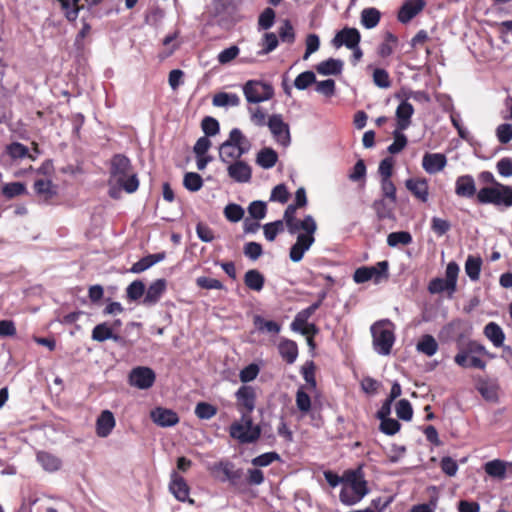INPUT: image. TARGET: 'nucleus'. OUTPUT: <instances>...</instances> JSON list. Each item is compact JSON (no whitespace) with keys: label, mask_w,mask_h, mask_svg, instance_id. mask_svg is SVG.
I'll use <instances>...</instances> for the list:
<instances>
[{"label":"nucleus","mask_w":512,"mask_h":512,"mask_svg":"<svg viewBox=\"0 0 512 512\" xmlns=\"http://www.w3.org/2000/svg\"><path fill=\"white\" fill-rule=\"evenodd\" d=\"M315 69L321 75H339L343 69V62L339 59L329 58L317 64Z\"/></svg>","instance_id":"obj_30"},{"label":"nucleus","mask_w":512,"mask_h":512,"mask_svg":"<svg viewBox=\"0 0 512 512\" xmlns=\"http://www.w3.org/2000/svg\"><path fill=\"white\" fill-rule=\"evenodd\" d=\"M279 38L282 42L293 43L295 41V32L289 20H285L278 30Z\"/></svg>","instance_id":"obj_59"},{"label":"nucleus","mask_w":512,"mask_h":512,"mask_svg":"<svg viewBox=\"0 0 512 512\" xmlns=\"http://www.w3.org/2000/svg\"><path fill=\"white\" fill-rule=\"evenodd\" d=\"M201 127L207 137L216 135L220 130L219 122L210 116H206L202 120Z\"/></svg>","instance_id":"obj_61"},{"label":"nucleus","mask_w":512,"mask_h":512,"mask_svg":"<svg viewBox=\"0 0 512 512\" xmlns=\"http://www.w3.org/2000/svg\"><path fill=\"white\" fill-rule=\"evenodd\" d=\"M253 324L260 332H268L271 334H278L281 330V325L273 320H266L261 315H254Z\"/></svg>","instance_id":"obj_33"},{"label":"nucleus","mask_w":512,"mask_h":512,"mask_svg":"<svg viewBox=\"0 0 512 512\" xmlns=\"http://www.w3.org/2000/svg\"><path fill=\"white\" fill-rule=\"evenodd\" d=\"M426 6L424 0H408L398 11V21L406 24L410 22L416 15H418Z\"/></svg>","instance_id":"obj_15"},{"label":"nucleus","mask_w":512,"mask_h":512,"mask_svg":"<svg viewBox=\"0 0 512 512\" xmlns=\"http://www.w3.org/2000/svg\"><path fill=\"white\" fill-rule=\"evenodd\" d=\"M438 343L435 338L430 334H424L416 345L417 351L424 355L431 357L438 351Z\"/></svg>","instance_id":"obj_32"},{"label":"nucleus","mask_w":512,"mask_h":512,"mask_svg":"<svg viewBox=\"0 0 512 512\" xmlns=\"http://www.w3.org/2000/svg\"><path fill=\"white\" fill-rule=\"evenodd\" d=\"M381 19V13L374 7L365 8L361 12V24L366 29H372L376 27Z\"/></svg>","instance_id":"obj_34"},{"label":"nucleus","mask_w":512,"mask_h":512,"mask_svg":"<svg viewBox=\"0 0 512 512\" xmlns=\"http://www.w3.org/2000/svg\"><path fill=\"white\" fill-rule=\"evenodd\" d=\"M224 216L230 222H238L244 216V209L235 203H230L224 208Z\"/></svg>","instance_id":"obj_54"},{"label":"nucleus","mask_w":512,"mask_h":512,"mask_svg":"<svg viewBox=\"0 0 512 512\" xmlns=\"http://www.w3.org/2000/svg\"><path fill=\"white\" fill-rule=\"evenodd\" d=\"M496 136L501 144L510 142L512 140V124H500L496 129Z\"/></svg>","instance_id":"obj_64"},{"label":"nucleus","mask_w":512,"mask_h":512,"mask_svg":"<svg viewBox=\"0 0 512 512\" xmlns=\"http://www.w3.org/2000/svg\"><path fill=\"white\" fill-rule=\"evenodd\" d=\"M304 386L298 388L296 392V406L302 414H307L311 409V398L304 390Z\"/></svg>","instance_id":"obj_46"},{"label":"nucleus","mask_w":512,"mask_h":512,"mask_svg":"<svg viewBox=\"0 0 512 512\" xmlns=\"http://www.w3.org/2000/svg\"><path fill=\"white\" fill-rule=\"evenodd\" d=\"M234 469V463L229 461L228 459L220 460L218 462L211 464L208 467V470L211 473V475L221 482H226V480L229 478Z\"/></svg>","instance_id":"obj_23"},{"label":"nucleus","mask_w":512,"mask_h":512,"mask_svg":"<svg viewBox=\"0 0 512 512\" xmlns=\"http://www.w3.org/2000/svg\"><path fill=\"white\" fill-rule=\"evenodd\" d=\"M183 185L188 191L197 192L203 186V179L196 172H187L183 178Z\"/></svg>","instance_id":"obj_44"},{"label":"nucleus","mask_w":512,"mask_h":512,"mask_svg":"<svg viewBox=\"0 0 512 512\" xmlns=\"http://www.w3.org/2000/svg\"><path fill=\"white\" fill-rule=\"evenodd\" d=\"M429 291L431 293H441L448 291L450 294H452L456 291V287L448 284L447 279L435 278L429 284Z\"/></svg>","instance_id":"obj_56"},{"label":"nucleus","mask_w":512,"mask_h":512,"mask_svg":"<svg viewBox=\"0 0 512 512\" xmlns=\"http://www.w3.org/2000/svg\"><path fill=\"white\" fill-rule=\"evenodd\" d=\"M407 190L420 202L426 203L429 198V183L426 178H409L405 181Z\"/></svg>","instance_id":"obj_14"},{"label":"nucleus","mask_w":512,"mask_h":512,"mask_svg":"<svg viewBox=\"0 0 512 512\" xmlns=\"http://www.w3.org/2000/svg\"><path fill=\"white\" fill-rule=\"evenodd\" d=\"M60 3L62 12L69 22H75L80 10L84 9L85 3L89 0H57Z\"/></svg>","instance_id":"obj_24"},{"label":"nucleus","mask_w":512,"mask_h":512,"mask_svg":"<svg viewBox=\"0 0 512 512\" xmlns=\"http://www.w3.org/2000/svg\"><path fill=\"white\" fill-rule=\"evenodd\" d=\"M251 414H241L240 421H235L229 428L230 436L243 444L254 443L261 435V428L259 425L253 424Z\"/></svg>","instance_id":"obj_7"},{"label":"nucleus","mask_w":512,"mask_h":512,"mask_svg":"<svg viewBox=\"0 0 512 512\" xmlns=\"http://www.w3.org/2000/svg\"><path fill=\"white\" fill-rule=\"evenodd\" d=\"M251 148L250 141L244 136L238 128H233L229 133V138L219 147V158L224 163H233L249 152Z\"/></svg>","instance_id":"obj_3"},{"label":"nucleus","mask_w":512,"mask_h":512,"mask_svg":"<svg viewBox=\"0 0 512 512\" xmlns=\"http://www.w3.org/2000/svg\"><path fill=\"white\" fill-rule=\"evenodd\" d=\"M413 241L412 235L408 231L392 232L387 237V244L390 247H396L398 245H409Z\"/></svg>","instance_id":"obj_43"},{"label":"nucleus","mask_w":512,"mask_h":512,"mask_svg":"<svg viewBox=\"0 0 512 512\" xmlns=\"http://www.w3.org/2000/svg\"><path fill=\"white\" fill-rule=\"evenodd\" d=\"M370 270V277L375 283H380L383 279H388L389 277V263L388 261H380L374 266H368Z\"/></svg>","instance_id":"obj_39"},{"label":"nucleus","mask_w":512,"mask_h":512,"mask_svg":"<svg viewBox=\"0 0 512 512\" xmlns=\"http://www.w3.org/2000/svg\"><path fill=\"white\" fill-rule=\"evenodd\" d=\"M481 183L490 186L482 187L477 193V202L482 205L492 204L496 207L505 206L506 202L502 200L506 194L503 193L504 187H510L497 181L490 171H482L478 175Z\"/></svg>","instance_id":"obj_4"},{"label":"nucleus","mask_w":512,"mask_h":512,"mask_svg":"<svg viewBox=\"0 0 512 512\" xmlns=\"http://www.w3.org/2000/svg\"><path fill=\"white\" fill-rule=\"evenodd\" d=\"M484 335L492 342L495 347L503 346L505 334L502 328L495 322H489L483 331Z\"/></svg>","instance_id":"obj_31"},{"label":"nucleus","mask_w":512,"mask_h":512,"mask_svg":"<svg viewBox=\"0 0 512 512\" xmlns=\"http://www.w3.org/2000/svg\"><path fill=\"white\" fill-rule=\"evenodd\" d=\"M268 128L276 142L282 146H288L291 141L289 125L284 122L281 114H273L267 122Z\"/></svg>","instance_id":"obj_10"},{"label":"nucleus","mask_w":512,"mask_h":512,"mask_svg":"<svg viewBox=\"0 0 512 512\" xmlns=\"http://www.w3.org/2000/svg\"><path fill=\"white\" fill-rule=\"evenodd\" d=\"M145 293V284L141 280H135L126 288V296L129 301H137Z\"/></svg>","instance_id":"obj_47"},{"label":"nucleus","mask_w":512,"mask_h":512,"mask_svg":"<svg viewBox=\"0 0 512 512\" xmlns=\"http://www.w3.org/2000/svg\"><path fill=\"white\" fill-rule=\"evenodd\" d=\"M212 104L216 107L238 106L240 98L234 93L219 92L213 96Z\"/></svg>","instance_id":"obj_36"},{"label":"nucleus","mask_w":512,"mask_h":512,"mask_svg":"<svg viewBox=\"0 0 512 512\" xmlns=\"http://www.w3.org/2000/svg\"><path fill=\"white\" fill-rule=\"evenodd\" d=\"M361 41V34L358 29L354 27H344L339 30L334 38L331 40V45L339 49L345 46L347 49L356 48Z\"/></svg>","instance_id":"obj_12"},{"label":"nucleus","mask_w":512,"mask_h":512,"mask_svg":"<svg viewBox=\"0 0 512 512\" xmlns=\"http://www.w3.org/2000/svg\"><path fill=\"white\" fill-rule=\"evenodd\" d=\"M228 176L236 182L246 183L252 178V169L242 160L235 161L227 167Z\"/></svg>","instance_id":"obj_16"},{"label":"nucleus","mask_w":512,"mask_h":512,"mask_svg":"<svg viewBox=\"0 0 512 512\" xmlns=\"http://www.w3.org/2000/svg\"><path fill=\"white\" fill-rule=\"evenodd\" d=\"M150 417L160 427H171L179 422V416L175 411L162 407L153 409Z\"/></svg>","instance_id":"obj_17"},{"label":"nucleus","mask_w":512,"mask_h":512,"mask_svg":"<svg viewBox=\"0 0 512 512\" xmlns=\"http://www.w3.org/2000/svg\"><path fill=\"white\" fill-rule=\"evenodd\" d=\"M315 83L316 76L312 71H305L300 73L294 81L295 87L299 90H304Z\"/></svg>","instance_id":"obj_53"},{"label":"nucleus","mask_w":512,"mask_h":512,"mask_svg":"<svg viewBox=\"0 0 512 512\" xmlns=\"http://www.w3.org/2000/svg\"><path fill=\"white\" fill-rule=\"evenodd\" d=\"M237 410L243 413H252L256 406L255 388L249 385H242L235 393Z\"/></svg>","instance_id":"obj_11"},{"label":"nucleus","mask_w":512,"mask_h":512,"mask_svg":"<svg viewBox=\"0 0 512 512\" xmlns=\"http://www.w3.org/2000/svg\"><path fill=\"white\" fill-rule=\"evenodd\" d=\"M400 428L401 424L396 419L389 417L381 419L380 431L386 435H395L397 432H399Z\"/></svg>","instance_id":"obj_60"},{"label":"nucleus","mask_w":512,"mask_h":512,"mask_svg":"<svg viewBox=\"0 0 512 512\" xmlns=\"http://www.w3.org/2000/svg\"><path fill=\"white\" fill-rule=\"evenodd\" d=\"M315 370L316 366L313 361H307L301 368V374L306 382V387L309 390H314L317 386Z\"/></svg>","instance_id":"obj_41"},{"label":"nucleus","mask_w":512,"mask_h":512,"mask_svg":"<svg viewBox=\"0 0 512 512\" xmlns=\"http://www.w3.org/2000/svg\"><path fill=\"white\" fill-rule=\"evenodd\" d=\"M245 286L256 292H260L265 284L264 275L257 269H250L244 275Z\"/></svg>","instance_id":"obj_29"},{"label":"nucleus","mask_w":512,"mask_h":512,"mask_svg":"<svg viewBox=\"0 0 512 512\" xmlns=\"http://www.w3.org/2000/svg\"><path fill=\"white\" fill-rule=\"evenodd\" d=\"M166 280L165 279H157L152 282L148 289H145L143 304L145 306H154L157 304L166 291Z\"/></svg>","instance_id":"obj_19"},{"label":"nucleus","mask_w":512,"mask_h":512,"mask_svg":"<svg viewBox=\"0 0 512 512\" xmlns=\"http://www.w3.org/2000/svg\"><path fill=\"white\" fill-rule=\"evenodd\" d=\"M301 226L304 232L297 236L296 242L291 246L289 252V257L293 262H300L305 252H307L315 242L314 234L317 230V224L314 218L311 215H306L305 222Z\"/></svg>","instance_id":"obj_5"},{"label":"nucleus","mask_w":512,"mask_h":512,"mask_svg":"<svg viewBox=\"0 0 512 512\" xmlns=\"http://www.w3.org/2000/svg\"><path fill=\"white\" fill-rule=\"evenodd\" d=\"M116 425L113 413L103 410L96 420V434L99 437H108Z\"/></svg>","instance_id":"obj_21"},{"label":"nucleus","mask_w":512,"mask_h":512,"mask_svg":"<svg viewBox=\"0 0 512 512\" xmlns=\"http://www.w3.org/2000/svg\"><path fill=\"white\" fill-rule=\"evenodd\" d=\"M380 187L382 197L387 198L389 202H397L396 186L391 178L381 179Z\"/></svg>","instance_id":"obj_51"},{"label":"nucleus","mask_w":512,"mask_h":512,"mask_svg":"<svg viewBox=\"0 0 512 512\" xmlns=\"http://www.w3.org/2000/svg\"><path fill=\"white\" fill-rule=\"evenodd\" d=\"M278 160L277 153L271 148H263L257 154L256 162L264 169H269L275 166Z\"/></svg>","instance_id":"obj_35"},{"label":"nucleus","mask_w":512,"mask_h":512,"mask_svg":"<svg viewBox=\"0 0 512 512\" xmlns=\"http://www.w3.org/2000/svg\"><path fill=\"white\" fill-rule=\"evenodd\" d=\"M397 42L398 38L394 34L386 33L384 42L378 48L379 56L382 58L389 57L393 53Z\"/></svg>","instance_id":"obj_45"},{"label":"nucleus","mask_w":512,"mask_h":512,"mask_svg":"<svg viewBox=\"0 0 512 512\" xmlns=\"http://www.w3.org/2000/svg\"><path fill=\"white\" fill-rule=\"evenodd\" d=\"M374 349L381 355H389L395 342L394 325L390 320H380L371 327Z\"/></svg>","instance_id":"obj_6"},{"label":"nucleus","mask_w":512,"mask_h":512,"mask_svg":"<svg viewBox=\"0 0 512 512\" xmlns=\"http://www.w3.org/2000/svg\"><path fill=\"white\" fill-rule=\"evenodd\" d=\"M458 353L454 357V362L462 368H477L484 370L486 362L479 356L488 355L485 346L475 340L464 341L463 335L456 338Z\"/></svg>","instance_id":"obj_2"},{"label":"nucleus","mask_w":512,"mask_h":512,"mask_svg":"<svg viewBox=\"0 0 512 512\" xmlns=\"http://www.w3.org/2000/svg\"><path fill=\"white\" fill-rule=\"evenodd\" d=\"M397 202H389L385 197H381L373 202L372 208L374 209L378 220L382 221L385 219L394 218V207Z\"/></svg>","instance_id":"obj_26"},{"label":"nucleus","mask_w":512,"mask_h":512,"mask_svg":"<svg viewBox=\"0 0 512 512\" xmlns=\"http://www.w3.org/2000/svg\"><path fill=\"white\" fill-rule=\"evenodd\" d=\"M6 152L12 159L30 157L28 148L19 142H13L7 145Z\"/></svg>","instance_id":"obj_50"},{"label":"nucleus","mask_w":512,"mask_h":512,"mask_svg":"<svg viewBox=\"0 0 512 512\" xmlns=\"http://www.w3.org/2000/svg\"><path fill=\"white\" fill-rule=\"evenodd\" d=\"M265 238L268 241H274L276 236L284 231V225L282 220H277L271 223H267L263 226Z\"/></svg>","instance_id":"obj_52"},{"label":"nucleus","mask_w":512,"mask_h":512,"mask_svg":"<svg viewBox=\"0 0 512 512\" xmlns=\"http://www.w3.org/2000/svg\"><path fill=\"white\" fill-rule=\"evenodd\" d=\"M414 114V107L408 101H402L396 108V128L406 130L411 125V118Z\"/></svg>","instance_id":"obj_22"},{"label":"nucleus","mask_w":512,"mask_h":512,"mask_svg":"<svg viewBox=\"0 0 512 512\" xmlns=\"http://www.w3.org/2000/svg\"><path fill=\"white\" fill-rule=\"evenodd\" d=\"M482 266V259L469 255L465 262V272L472 281H477L480 278Z\"/></svg>","instance_id":"obj_38"},{"label":"nucleus","mask_w":512,"mask_h":512,"mask_svg":"<svg viewBox=\"0 0 512 512\" xmlns=\"http://www.w3.org/2000/svg\"><path fill=\"white\" fill-rule=\"evenodd\" d=\"M404 130H399V128H396L393 131V138L394 141L392 144H390L387 148L388 152L392 155L400 153L408 143L407 137L403 134Z\"/></svg>","instance_id":"obj_40"},{"label":"nucleus","mask_w":512,"mask_h":512,"mask_svg":"<svg viewBox=\"0 0 512 512\" xmlns=\"http://www.w3.org/2000/svg\"><path fill=\"white\" fill-rule=\"evenodd\" d=\"M447 164V158L442 153H425L422 159L423 169L429 174L442 171Z\"/></svg>","instance_id":"obj_20"},{"label":"nucleus","mask_w":512,"mask_h":512,"mask_svg":"<svg viewBox=\"0 0 512 512\" xmlns=\"http://www.w3.org/2000/svg\"><path fill=\"white\" fill-rule=\"evenodd\" d=\"M396 414L404 421H410L413 416L411 403L407 399H401L396 404Z\"/></svg>","instance_id":"obj_55"},{"label":"nucleus","mask_w":512,"mask_h":512,"mask_svg":"<svg viewBox=\"0 0 512 512\" xmlns=\"http://www.w3.org/2000/svg\"><path fill=\"white\" fill-rule=\"evenodd\" d=\"M259 366L255 363H251L244 367L239 374L240 381L243 383H248L256 379L259 374Z\"/></svg>","instance_id":"obj_62"},{"label":"nucleus","mask_w":512,"mask_h":512,"mask_svg":"<svg viewBox=\"0 0 512 512\" xmlns=\"http://www.w3.org/2000/svg\"><path fill=\"white\" fill-rule=\"evenodd\" d=\"M278 352L287 364H293L298 357V345L290 339H282L278 344Z\"/></svg>","instance_id":"obj_25"},{"label":"nucleus","mask_w":512,"mask_h":512,"mask_svg":"<svg viewBox=\"0 0 512 512\" xmlns=\"http://www.w3.org/2000/svg\"><path fill=\"white\" fill-rule=\"evenodd\" d=\"M348 488L360 498V500L369 492L367 487V481L363 478L361 474H357L356 472L351 473V475L347 479Z\"/></svg>","instance_id":"obj_28"},{"label":"nucleus","mask_w":512,"mask_h":512,"mask_svg":"<svg viewBox=\"0 0 512 512\" xmlns=\"http://www.w3.org/2000/svg\"><path fill=\"white\" fill-rule=\"evenodd\" d=\"M33 188L37 196L45 203L56 196V190L52 182L48 179H37L34 182Z\"/></svg>","instance_id":"obj_27"},{"label":"nucleus","mask_w":512,"mask_h":512,"mask_svg":"<svg viewBox=\"0 0 512 512\" xmlns=\"http://www.w3.org/2000/svg\"><path fill=\"white\" fill-rule=\"evenodd\" d=\"M239 52V47L236 45H232L229 48H226L223 51H221L217 56V60L220 64L226 65L230 63L232 60H234L239 55Z\"/></svg>","instance_id":"obj_63"},{"label":"nucleus","mask_w":512,"mask_h":512,"mask_svg":"<svg viewBox=\"0 0 512 512\" xmlns=\"http://www.w3.org/2000/svg\"><path fill=\"white\" fill-rule=\"evenodd\" d=\"M129 384L141 390L151 388L156 380V374L150 367L138 366L129 373Z\"/></svg>","instance_id":"obj_9"},{"label":"nucleus","mask_w":512,"mask_h":512,"mask_svg":"<svg viewBox=\"0 0 512 512\" xmlns=\"http://www.w3.org/2000/svg\"><path fill=\"white\" fill-rule=\"evenodd\" d=\"M477 189L474 178L469 175H461L455 181V194L462 198L477 197Z\"/></svg>","instance_id":"obj_18"},{"label":"nucleus","mask_w":512,"mask_h":512,"mask_svg":"<svg viewBox=\"0 0 512 512\" xmlns=\"http://www.w3.org/2000/svg\"><path fill=\"white\" fill-rule=\"evenodd\" d=\"M112 181L129 194L136 192L139 188L138 176L133 171L130 159L124 154H115L111 159L109 184Z\"/></svg>","instance_id":"obj_1"},{"label":"nucleus","mask_w":512,"mask_h":512,"mask_svg":"<svg viewBox=\"0 0 512 512\" xmlns=\"http://www.w3.org/2000/svg\"><path fill=\"white\" fill-rule=\"evenodd\" d=\"M243 93L247 102L256 104L270 100L274 96V89L269 83L249 80L243 86Z\"/></svg>","instance_id":"obj_8"},{"label":"nucleus","mask_w":512,"mask_h":512,"mask_svg":"<svg viewBox=\"0 0 512 512\" xmlns=\"http://www.w3.org/2000/svg\"><path fill=\"white\" fill-rule=\"evenodd\" d=\"M37 460L45 470L50 472L59 470L62 465V462L58 457L43 451L37 454Z\"/></svg>","instance_id":"obj_37"},{"label":"nucleus","mask_w":512,"mask_h":512,"mask_svg":"<svg viewBox=\"0 0 512 512\" xmlns=\"http://www.w3.org/2000/svg\"><path fill=\"white\" fill-rule=\"evenodd\" d=\"M3 195L7 198H14L26 192V187L21 182H11L2 189Z\"/></svg>","instance_id":"obj_58"},{"label":"nucleus","mask_w":512,"mask_h":512,"mask_svg":"<svg viewBox=\"0 0 512 512\" xmlns=\"http://www.w3.org/2000/svg\"><path fill=\"white\" fill-rule=\"evenodd\" d=\"M169 489L177 500L181 502L187 501L190 504H194V500L189 498L190 488L187 482L177 472L172 473V480L169 485Z\"/></svg>","instance_id":"obj_13"},{"label":"nucleus","mask_w":512,"mask_h":512,"mask_svg":"<svg viewBox=\"0 0 512 512\" xmlns=\"http://www.w3.org/2000/svg\"><path fill=\"white\" fill-rule=\"evenodd\" d=\"M195 414L199 419H211L217 414V408L207 402H199L195 407Z\"/></svg>","instance_id":"obj_49"},{"label":"nucleus","mask_w":512,"mask_h":512,"mask_svg":"<svg viewBox=\"0 0 512 512\" xmlns=\"http://www.w3.org/2000/svg\"><path fill=\"white\" fill-rule=\"evenodd\" d=\"M112 328L106 323L97 324L92 330V339L98 342H104L112 337Z\"/></svg>","instance_id":"obj_48"},{"label":"nucleus","mask_w":512,"mask_h":512,"mask_svg":"<svg viewBox=\"0 0 512 512\" xmlns=\"http://www.w3.org/2000/svg\"><path fill=\"white\" fill-rule=\"evenodd\" d=\"M485 472L491 476L499 479H504L506 475V465L501 460H492L485 464Z\"/></svg>","instance_id":"obj_42"},{"label":"nucleus","mask_w":512,"mask_h":512,"mask_svg":"<svg viewBox=\"0 0 512 512\" xmlns=\"http://www.w3.org/2000/svg\"><path fill=\"white\" fill-rule=\"evenodd\" d=\"M373 82L379 88H389L391 86V80L389 73L382 68H376L373 71Z\"/></svg>","instance_id":"obj_57"}]
</instances>
